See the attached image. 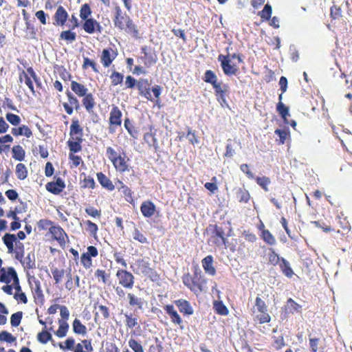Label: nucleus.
I'll use <instances>...</instances> for the list:
<instances>
[{"mask_svg": "<svg viewBox=\"0 0 352 352\" xmlns=\"http://www.w3.org/2000/svg\"><path fill=\"white\" fill-rule=\"evenodd\" d=\"M12 133L15 136L25 135L27 138H30L32 135L30 128L25 125H23L19 128H13L12 129Z\"/></svg>", "mask_w": 352, "mask_h": 352, "instance_id": "nucleus-20", "label": "nucleus"}, {"mask_svg": "<svg viewBox=\"0 0 352 352\" xmlns=\"http://www.w3.org/2000/svg\"><path fill=\"white\" fill-rule=\"evenodd\" d=\"M115 58L112 50L104 49L102 51L101 61L105 67H108Z\"/></svg>", "mask_w": 352, "mask_h": 352, "instance_id": "nucleus-15", "label": "nucleus"}, {"mask_svg": "<svg viewBox=\"0 0 352 352\" xmlns=\"http://www.w3.org/2000/svg\"><path fill=\"white\" fill-rule=\"evenodd\" d=\"M83 29L88 34H94L96 32L98 33L102 32V28L100 23L94 19L89 18V19L85 20L83 23Z\"/></svg>", "mask_w": 352, "mask_h": 352, "instance_id": "nucleus-9", "label": "nucleus"}, {"mask_svg": "<svg viewBox=\"0 0 352 352\" xmlns=\"http://www.w3.org/2000/svg\"><path fill=\"white\" fill-rule=\"evenodd\" d=\"M37 339L41 343L46 344L52 339V337L48 331L43 330L38 334Z\"/></svg>", "mask_w": 352, "mask_h": 352, "instance_id": "nucleus-32", "label": "nucleus"}, {"mask_svg": "<svg viewBox=\"0 0 352 352\" xmlns=\"http://www.w3.org/2000/svg\"><path fill=\"white\" fill-rule=\"evenodd\" d=\"M257 184L266 192L269 190L268 185L270 183V180L267 177H257L256 178Z\"/></svg>", "mask_w": 352, "mask_h": 352, "instance_id": "nucleus-43", "label": "nucleus"}, {"mask_svg": "<svg viewBox=\"0 0 352 352\" xmlns=\"http://www.w3.org/2000/svg\"><path fill=\"white\" fill-rule=\"evenodd\" d=\"M68 14L63 7L59 6L55 13V20L58 25H63L67 19Z\"/></svg>", "mask_w": 352, "mask_h": 352, "instance_id": "nucleus-17", "label": "nucleus"}, {"mask_svg": "<svg viewBox=\"0 0 352 352\" xmlns=\"http://www.w3.org/2000/svg\"><path fill=\"white\" fill-rule=\"evenodd\" d=\"M16 278L19 279L17 274L13 267H9L8 270L5 268L0 270V281L8 284L12 281L14 283Z\"/></svg>", "mask_w": 352, "mask_h": 352, "instance_id": "nucleus-7", "label": "nucleus"}, {"mask_svg": "<svg viewBox=\"0 0 352 352\" xmlns=\"http://www.w3.org/2000/svg\"><path fill=\"white\" fill-rule=\"evenodd\" d=\"M165 311L166 313L169 315L171 321L180 326L181 329H183V321L177 312V311L174 309V307L173 305H166L164 307Z\"/></svg>", "mask_w": 352, "mask_h": 352, "instance_id": "nucleus-12", "label": "nucleus"}, {"mask_svg": "<svg viewBox=\"0 0 352 352\" xmlns=\"http://www.w3.org/2000/svg\"><path fill=\"white\" fill-rule=\"evenodd\" d=\"M237 198L240 202H248L250 199V194L248 190L242 188L237 190Z\"/></svg>", "mask_w": 352, "mask_h": 352, "instance_id": "nucleus-33", "label": "nucleus"}, {"mask_svg": "<svg viewBox=\"0 0 352 352\" xmlns=\"http://www.w3.org/2000/svg\"><path fill=\"white\" fill-rule=\"evenodd\" d=\"M88 66L91 67L94 72H98V70L96 67V63L94 61L90 60L89 58L84 57L82 67L87 68Z\"/></svg>", "mask_w": 352, "mask_h": 352, "instance_id": "nucleus-52", "label": "nucleus"}, {"mask_svg": "<svg viewBox=\"0 0 352 352\" xmlns=\"http://www.w3.org/2000/svg\"><path fill=\"white\" fill-rule=\"evenodd\" d=\"M113 23L116 28L120 30H124L129 33L138 34L132 20L129 16L123 15L120 8L118 6L115 8Z\"/></svg>", "mask_w": 352, "mask_h": 352, "instance_id": "nucleus-1", "label": "nucleus"}, {"mask_svg": "<svg viewBox=\"0 0 352 352\" xmlns=\"http://www.w3.org/2000/svg\"><path fill=\"white\" fill-rule=\"evenodd\" d=\"M122 113L117 107H113L110 113L109 122L111 126L109 127V132L113 133L115 129L112 126H120L122 123Z\"/></svg>", "mask_w": 352, "mask_h": 352, "instance_id": "nucleus-8", "label": "nucleus"}, {"mask_svg": "<svg viewBox=\"0 0 352 352\" xmlns=\"http://www.w3.org/2000/svg\"><path fill=\"white\" fill-rule=\"evenodd\" d=\"M70 135L72 136L76 135L74 138L76 140H81V137L82 135V129L79 124L78 120H72V123L70 126Z\"/></svg>", "mask_w": 352, "mask_h": 352, "instance_id": "nucleus-13", "label": "nucleus"}, {"mask_svg": "<svg viewBox=\"0 0 352 352\" xmlns=\"http://www.w3.org/2000/svg\"><path fill=\"white\" fill-rule=\"evenodd\" d=\"M218 60L221 63L222 69L226 75L232 76L236 74L238 67L232 62L230 55L220 54L218 56Z\"/></svg>", "mask_w": 352, "mask_h": 352, "instance_id": "nucleus-3", "label": "nucleus"}, {"mask_svg": "<svg viewBox=\"0 0 352 352\" xmlns=\"http://www.w3.org/2000/svg\"><path fill=\"white\" fill-rule=\"evenodd\" d=\"M129 302L131 306H136L139 309H142L143 307V300L141 298H139L135 296L133 294L129 293L127 295Z\"/></svg>", "mask_w": 352, "mask_h": 352, "instance_id": "nucleus-24", "label": "nucleus"}, {"mask_svg": "<svg viewBox=\"0 0 352 352\" xmlns=\"http://www.w3.org/2000/svg\"><path fill=\"white\" fill-rule=\"evenodd\" d=\"M84 96H85V98L82 101L83 104H84L85 109L88 111H89L93 109V107H94V104H95L93 95L91 94H87Z\"/></svg>", "mask_w": 352, "mask_h": 352, "instance_id": "nucleus-28", "label": "nucleus"}, {"mask_svg": "<svg viewBox=\"0 0 352 352\" xmlns=\"http://www.w3.org/2000/svg\"><path fill=\"white\" fill-rule=\"evenodd\" d=\"M85 212L87 214L93 217H100V211L98 210L97 209L94 208V207H89L85 209Z\"/></svg>", "mask_w": 352, "mask_h": 352, "instance_id": "nucleus-61", "label": "nucleus"}, {"mask_svg": "<svg viewBox=\"0 0 352 352\" xmlns=\"http://www.w3.org/2000/svg\"><path fill=\"white\" fill-rule=\"evenodd\" d=\"M280 268L284 273V274L291 278L294 275V272L290 267V265L288 261H287L285 258H281V263L280 264Z\"/></svg>", "mask_w": 352, "mask_h": 352, "instance_id": "nucleus-26", "label": "nucleus"}, {"mask_svg": "<svg viewBox=\"0 0 352 352\" xmlns=\"http://www.w3.org/2000/svg\"><path fill=\"white\" fill-rule=\"evenodd\" d=\"M22 74L24 76L25 85L29 87V89H30L32 93L34 95L35 91L34 89L32 81L31 80L30 78L28 76V74L24 71L22 72Z\"/></svg>", "mask_w": 352, "mask_h": 352, "instance_id": "nucleus-57", "label": "nucleus"}, {"mask_svg": "<svg viewBox=\"0 0 352 352\" xmlns=\"http://www.w3.org/2000/svg\"><path fill=\"white\" fill-rule=\"evenodd\" d=\"M132 267L135 273L144 276L149 275L152 272L148 258L138 259L132 265Z\"/></svg>", "mask_w": 352, "mask_h": 352, "instance_id": "nucleus-4", "label": "nucleus"}, {"mask_svg": "<svg viewBox=\"0 0 352 352\" xmlns=\"http://www.w3.org/2000/svg\"><path fill=\"white\" fill-rule=\"evenodd\" d=\"M3 241L8 249V252L12 253L14 250V243L16 241V237L12 234H6L3 237Z\"/></svg>", "mask_w": 352, "mask_h": 352, "instance_id": "nucleus-19", "label": "nucleus"}, {"mask_svg": "<svg viewBox=\"0 0 352 352\" xmlns=\"http://www.w3.org/2000/svg\"><path fill=\"white\" fill-rule=\"evenodd\" d=\"M65 187V184L60 178H58L54 182H49L46 184V189L54 195L60 193Z\"/></svg>", "mask_w": 352, "mask_h": 352, "instance_id": "nucleus-10", "label": "nucleus"}, {"mask_svg": "<svg viewBox=\"0 0 352 352\" xmlns=\"http://www.w3.org/2000/svg\"><path fill=\"white\" fill-rule=\"evenodd\" d=\"M186 138L188 140L189 142L193 145L197 144L199 143V140L195 132L189 128H188V133L186 135Z\"/></svg>", "mask_w": 352, "mask_h": 352, "instance_id": "nucleus-47", "label": "nucleus"}, {"mask_svg": "<svg viewBox=\"0 0 352 352\" xmlns=\"http://www.w3.org/2000/svg\"><path fill=\"white\" fill-rule=\"evenodd\" d=\"M110 78L111 79L112 85L113 86H116V85H118V84H120L122 82L124 76L119 72H113L111 74Z\"/></svg>", "mask_w": 352, "mask_h": 352, "instance_id": "nucleus-38", "label": "nucleus"}, {"mask_svg": "<svg viewBox=\"0 0 352 352\" xmlns=\"http://www.w3.org/2000/svg\"><path fill=\"white\" fill-rule=\"evenodd\" d=\"M255 307L260 313H264L267 311L265 303L260 297L256 298Z\"/></svg>", "mask_w": 352, "mask_h": 352, "instance_id": "nucleus-44", "label": "nucleus"}, {"mask_svg": "<svg viewBox=\"0 0 352 352\" xmlns=\"http://www.w3.org/2000/svg\"><path fill=\"white\" fill-rule=\"evenodd\" d=\"M50 232L61 247L65 245L67 235L61 227L58 226H52L50 228Z\"/></svg>", "mask_w": 352, "mask_h": 352, "instance_id": "nucleus-6", "label": "nucleus"}, {"mask_svg": "<svg viewBox=\"0 0 352 352\" xmlns=\"http://www.w3.org/2000/svg\"><path fill=\"white\" fill-rule=\"evenodd\" d=\"M148 81L141 80L138 82V88L141 95L144 96L146 99L151 100V94L149 89L146 88L144 85L147 84Z\"/></svg>", "mask_w": 352, "mask_h": 352, "instance_id": "nucleus-22", "label": "nucleus"}, {"mask_svg": "<svg viewBox=\"0 0 352 352\" xmlns=\"http://www.w3.org/2000/svg\"><path fill=\"white\" fill-rule=\"evenodd\" d=\"M175 303L181 312L188 315L193 314V309L187 300L180 299L175 301Z\"/></svg>", "mask_w": 352, "mask_h": 352, "instance_id": "nucleus-14", "label": "nucleus"}, {"mask_svg": "<svg viewBox=\"0 0 352 352\" xmlns=\"http://www.w3.org/2000/svg\"><path fill=\"white\" fill-rule=\"evenodd\" d=\"M331 15L333 19H337L341 16V10L340 7L333 6L331 8Z\"/></svg>", "mask_w": 352, "mask_h": 352, "instance_id": "nucleus-64", "label": "nucleus"}, {"mask_svg": "<svg viewBox=\"0 0 352 352\" xmlns=\"http://www.w3.org/2000/svg\"><path fill=\"white\" fill-rule=\"evenodd\" d=\"M95 276L102 281L103 283H106L109 276L107 275L105 271L101 270H97L95 272Z\"/></svg>", "mask_w": 352, "mask_h": 352, "instance_id": "nucleus-53", "label": "nucleus"}, {"mask_svg": "<svg viewBox=\"0 0 352 352\" xmlns=\"http://www.w3.org/2000/svg\"><path fill=\"white\" fill-rule=\"evenodd\" d=\"M22 317H23L22 311H18L16 313L13 314L10 318L11 325L14 327H18L21 323Z\"/></svg>", "mask_w": 352, "mask_h": 352, "instance_id": "nucleus-34", "label": "nucleus"}, {"mask_svg": "<svg viewBox=\"0 0 352 352\" xmlns=\"http://www.w3.org/2000/svg\"><path fill=\"white\" fill-rule=\"evenodd\" d=\"M71 89L76 94L80 97L85 96L88 91V89L83 85L74 80L71 82Z\"/></svg>", "mask_w": 352, "mask_h": 352, "instance_id": "nucleus-18", "label": "nucleus"}, {"mask_svg": "<svg viewBox=\"0 0 352 352\" xmlns=\"http://www.w3.org/2000/svg\"><path fill=\"white\" fill-rule=\"evenodd\" d=\"M205 82L211 83L212 85L217 82V77L211 70H207L205 73Z\"/></svg>", "mask_w": 352, "mask_h": 352, "instance_id": "nucleus-39", "label": "nucleus"}, {"mask_svg": "<svg viewBox=\"0 0 352 352\" xmlns=\"http://www.w3.org/2000/svg\"><path fill=\"white\" fill-rule=\"evenodd\" d=\"M129 346L134 352H144V349L140 343L134 339L129 340Z\"/></svg>", "mask_w": 352, "mask_h": 352, "instance_id": "nucleus-37", "label": "nucleus"}, {"mask_svg": "<svg viewBox=\"0 0 352 352\" xmlns=\"http://www.w3.org/2000/svg\"><path fill=\"white\" fill-rule=\"evenodd\" d=\"M52 274L53 275L54 279L56 281V283H59L64 276V270L54 268L52 270Z\"/></svg>", "mask_w": 352, "mask_h": 352, "instance_id": "nucleus-45", "label": "nucleus"}, {"mask_svg": "<svg viewBox=\"0 0 352 352\" xmlns=\"http://www.w3.org/2000/svg\"><path fill=\"white\" fill-rule=\"evenodd\" d=\"M13 157L18 161H23L25 157V151L19 146H14L12 148Z\"/></svg>", "mask_w": 352, "mask_h": 352, "instance_id": "nucleus-27", "label": "nucleus"}, {"mask_svg": "<svg viewBox=\"0 0 352 352\" xmlns=\"http://www.w3.org/2000/svg\"><path fill=\"white\" fill-rule=\"evenodd\" d=\"M95 186L94 179L91 177H85L83 180V187L94 188Z\"/></svg>", "mask_w": 352, "mask_h": 352, "instance_id": "nucleus-58", "label": "nucleus"}, {"mask_svg": "<svg viewBox=\"0 0 352 352\" xmlns=\"http://www.w3.org/2000/svg\"><path fill=\"white\" fill-rule=\"evenodd\" d=\"M262 237L263 239L269 245H273L276 243L275 238L268 230L263 231Z\"/></svg>", "mask_w": 352, "mask_h": 352, "instance_id": "nucleus-36", "label": "nucleus"}, {"mask_svg": "<svg viewBox=\"0 0 352 352\" xmlns=\"http://www.w3.org/2000/svg\"><path fill=\"white\" fill-rule=\"evenodd\" d=\"M144 141L151 146H155V144H156V139L155 138V136L151 133H147L144 135Z\"/></svg>", "mask_w": 352, "mask_h": 352, "instance_id": "nucleus-50", "label": "nucleus"}, {"mask_svg": "<svg viewBox=\"0 0 352 352\" xmlns=\"http://www.w3.org/2000/svg\"><path fill=\"white\" fill-rule=\"evenodd\" d=\"M212 86L215 90V93L217 97H219L221 99H223V94L228 89L227 85H221V83L217 82Z\"/></svg>", "mask_w": 352, "mask_h": 352, "instance_id": "nucleus-31", "label": "nucleus"}, {"mask_svg": "<svg viewBox=\"0 0 352 352\" xmlns=\"http://www.w3.org/2000/svg\"><path fill=\"white\" fill-rule=\"evenodd\" d=\"M97 177H98L99 182L103 187H104L110 190H112L114 189V186L112 184V182L102 173H98L97 174Z\"/></svg>", "mask_w": 352, "mask_h": 352, "instance_id": "nucleus-21", "label": "nucleus"}, {"mask_svg": "<svg viewBox=\"0 0 352 352\" xmlns=\"http://www.w3.org/2000/svg\"><path fill=\"white\" fill-rule=\"evenodd\" d=\"M16 174L19 179H24L28 176V170L23 164H18L16 166Z\"/></svg>", "mask_w": 352, "mask_h": 352, "instance_id": "nucleus-29", "label": "nucleus"}, {"mask_svg": "<svg viewBox=\"0 0 352 352\" xmlns=\"http://www.w3.org/2000/svg\"><path fill=\"white\" fill-rule=\"evenodd\" d=\"M133 238L141 243H147V239L136 228L133 232Z\"/></svg>", "mask_w": 352, "mask_h": 352, "instance_id": "nucleus-48", "label": "nucleus"}, {"mask_svg": "<svg viewBox=\"0 0 352 352\" xmlns=\"http://www.w3.org/2000/svg\"><path fill=\"white\" fill-rule=\"evenodd\" d=\"M7 120L12 125H18L21 122V118L19 116L8 113L6 114Z\"/></svg>", "mask_w": 352, "mask_h": 352, "instance_id": "nucleus-46", "label": "nucleus"}, {"mask_svg": "<svg viewBox=\"0 0 352 352\" xmlns=\"http://www.w3.org/2000/svg\"><path fill=\"white\" fill-rule=\"evenodd\" d=\"M140 210L144 217L149 218L155 214L156 207L153 202L146 201L141 204Z\"/></svg>", "mask_w": 352, "mask_h": 352, "instance_id": "nucleus-11", "label": "nucleus"}, {"mask_svg": "<svg viewBox=\"0 0 352 352\" xmlns=\"http://www.w3.org/2000/svg\"><path fill=\"white\" fill-rule=\"evenodd\" d=\"M213 307L216 312L221 316H226L228 314L227 307L221 301H214Z\"/></svg>", "mask_w": 352, "mask_h": 352, "instance_id": "nucleus-30", "label": "nucleus"}, {"mask_svg": "<svg viewBox=\"0 0 352 352\" xmlns=\"http://www.w3.org/2000/svg\"><path fill=\"white\" fill-rule=\"evenodd\" d=\"M319 339L318 338H310L309 345L312 352H317L318 349Z\"/></svg>", "mask_w": 352, "mask_h": 352, "instance_id": "nucleus-62", "label": "nucleus"}, {"mask_svg": "<svg viewBox=\"0 0 352 352\" xmlns=\"http://www.w3.org/2000/svg\"><path fill=\"white\" fill-rule=\"evenodd\" d=\"M280 261V258L274 250H272V252L269 254V261L273 264L276 265Z\"/></svg>", "mask_w": 352, "mask_h": 352, "instance_id": "nucleus-63", "label": "nucleus"}, {"mask_svg": "<svg viewBox=\"0 0 352 352\" xmlns=\"http://www.w3.org/2000/svg\"><path fill=\"white\" fill-rule=\"evenodd\" d=\"M80 261L82 265L86 268H89L92 265V261L90 256L85 253L81 255Z\"/></svg>", "mask_w": 352, "mask_h": 352, "instance_id": "nucleus-49", "label": "nucleus"}, {"mask_svg": "<svg viewBox=\"0 0 352 352\" xmlns=\"http://www.w3.org/2000/svg\"><path fill=\"white\" fill-rule=\"evenodd\" d=\"M117 277L119 279V283L125 288L131 289L134 284V276L133 274L126 270H120L117 272Z\"/></svg>", "mask_w": 352, "mask_h": 352, "instance_id": "nucleus-5", "label": "nucleus"}, {"mask_svg": "<svg viewBox=\"0 0 352 352\" xmlns=\"http://www.w3.org/2000/svg\"><path fill=\"white\" fill-rule=\"evenodd\" d=\"M106 154L117 170L124 172L128 170V165L124 155L122 156L110 146L107 148Z\"/></svg>", "mask_w": 352, "mask_h": 352, "instance_id": "nucleus-2", "label": "nucleus"}, {"mask_svg": "<svg viewBox=\"0 0 352 352\" xmlns=\"http://www.w3.org/2000/svg\"><path fill=\"white\" fill-rule=\"evenodd\" d=\"M91 11L88 4L85 3L82 6L80 11V16L82 20L89 19V16L91 15Z\"/></svg>", "mask_w": 352, "mask_h": 352, "instance_id": "nucleus-35", "label": "nucleus"}, {"mask_svg": "<svg viewBox=\"0 0 352 352\" xmlns=\"http://www.w3.org/2000/svg\"><path fill=\"white\" fill-rule=\"evenodd\" d=\"M73 331L75 333L80 335H85L87 333V328L83 325L80 320L76 318L72 324Z\"/></svg>", "mask_w": 352, "mask_h": 352, "instance_id": "nucleus-23", "label": "nucleus"}, {"mask_svg": "<svg viewBox=\"0 0 352 352\" xmlns=\"http://www.w3.org/2000/svg\"><path fill=\"white\" fill-rule=\"evenodd\" d=\"M67 95L68 96L69 104L75 107V108L77 109L79 104L77 98L74 97L69 91H67Z\"/></svg>", "mask_w": 352, "mask_h": 352, "instance_id": "nucleus-60", "label": "nucleus"}, {"mask_svg": "<svg viewBox=\"0 0 352 352\" xmlns=\"http://www.w3.org/2000/svg\"><path fill=\"white\" fill-rule=\"evenodd\" d=\"M59 327L56 332V335L58 338H63L67 335V332L69 329V324L66 321L59 320H58Z\"/></svg>", "mask_w": 352, "mask_h": 352, "instance_id": "nucleus-25", "label": "nucleus"}, {"mask_svg": "<svg viewBox=\"0 0 352 352\" xmlns=\"http://www.w3.org/2000/svg\"><path fill=\"white\" fill-rule=\"evenodd\" d=\"M272 6L266 4L263 10L259 13V16L265 20H269L272 15Z\"/></svg>", "mask_w": 352, "mask_h": 352, "instance_id": "nucleus-42", "label": "nucleus"}, {"mask_svg": "<svg viewBox=\"0 0 352 352\" xmlns=\"http://www.w3.org/2000/svg\"><path fill=\"white\" fill-rule=\"evenodd\" d=\"M60 37L61 39H64L70 42L76 40V34L75 32L71 31H63L61 32Z\"/></svg>", "mask_w": 352, "mask_h": 352, "instance_id": "nucleus-41", "label": "nucleus"}, {"mask_svg": "<svg viewBox=\"0 0 352 352\" xmlns=\"http://www.w3.org/2000/svg\"><path fill=\"white\" fill-rule=\"evenodd\" d=\"M212 180L214 182H207L204 184V187L210 191L212 193H214L217 190V186L216 184L217 178L215 177H213L212 178Z\"/></svg>", "mask_w": 352, "mask_h": 352, "instance_id": "nucleus-51", "label": "nucleus"}, {"mask_svg": "<svg viewBox=\"0 0 352 352\" xmlns=\"http://www.w3.org/2000/svg\"><path fill=\"white\" fill-rule=\"evenodd\" d=\"M275 133L278 135L280 138V142L281 144H284L285 140L287 139L288 136V132L285 130H281V129H276L275 131Z\"/></svg>", "mask_w": 352, "mask_h": 352, "instance_id": "nucleus-56", "label": "nucleus"}, {"mask_svg": "<svg viewBox=\"0 0 352 352\" xmlns=\"http://www.w3.org/2000/svg\"><path fill=\"white\" fill-rule=\"evenodd\" d=\"M0 340L12 343L16 340V338L8 331H3L0 333Z\"/></svg>", "mask_w": 352, "mask_h": 352, "instance_id": "nucleus-40", "label": "nucleus"}, {"mask_svg": "<svg viewBox=\"0 0 352 352\" xmlns=\"http://www.w3.org/2000/svg\"><path fill=\"white\" fill-rule=\"evenodd\" d=\"M32 256L34 257V254L31 255L29 254L24 259V263L26 265V267L29 269H32L34 267L35 263L34 259H32Z\"/></svg>", "mask_w": 352, "mask_h": 352, "instance_id": "nucleus-59", "label": "nucleus"}, {"mask_svg": "<svg viewBox=\"0 0 352 352\" xmlns=\"http://www.w3.org/2000/svg\"><path fill=\"white\" fill-rule=\"evenodd\" d=\"M68 146L72 152L77 153L81 150V146L78 142L68 141Z\"/></svg>", "mask_w": 352, "mask_h": 352, "instance_id": "nucleus-55", "label": "nucleus"}, {"mask_svg": "<svg viewBox=\"0 0 352 352\" xmlns=\"http://www.w3.org/2000/svg\"><path fill=\"white\" fill-rule=\"evenodd\" d=\"M126 324L129 328H133L137 324V319L132 318L131 315L125 314Z\"/></svg>", "mask_w": 352, "mask_h": 352, "instance_id": "nucleus-54", "label": "nucleus"}, {"mask_svg": "<svg viewBox=\"0 0 352 352\" xmlns=\"http://www.w3.org/2000/svg\"><path fill=\"white\" fill-rule=\"evenodd\" d=\"M213 258L212 256H207L202 260V265L206 273L214 276L216 273V270L212 265Z\"/></svg>", "mask_w": 352, "mask_h": 352, "instance_id": "nucleus-16", "label": "nucleus"}]
</instances>
